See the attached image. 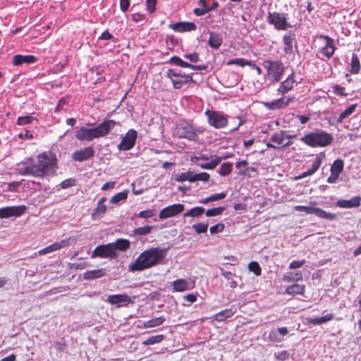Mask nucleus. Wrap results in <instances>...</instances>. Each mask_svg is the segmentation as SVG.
I'll use <instances>...</instances> for the list:
<instances>
[{
    "label": "nucleus",
    "mask_w": 361,
    "mask_h": 361,
    "mask_svg": "<svg viewBox=\"0 0 361 361\" xmlns=\"http://www.w3.org/2000/svg\"><path fill=\"white\" fill-rule=\"evenodd\" d=\"M57 169L55 156L51 152H44L18 163L15 170L21 176L43 178L54 175Z\"/></svg>",
    "instance_id": "obj_1"
},
{
    "label": "nucleus",
    "mask_w": 361,
    "mask_h": 361,
    "mask_svg": "<svg viewBox=\"0 0 361 361\" xmlns=\"http://www.w3.org/2000/svg\"><path fill=\"white\" fill-rule=\"evenodd\" d=\"M166 254V250L159 247L147 249L129 264L128 270L131 272L141 271L155 267L162 262Z\"/></svg>",
    "instance_id": "obj_2"
},
{
    "label": "nucleus",
    "mask_w": 361,
    "mask_h": 361,
    "mask_svg": "<svg viewBox=\"0 0 361 361\" xmlns=\"http://www.w3.org/2000/svg\"><path fill=\"white\" fill-rule=\"evenodd\" d=\"M117 125V122L111 119H105L94 128L80 127L75 131V137L79 141L91 142L106 136Z\"/></svg>",
    "instance_id": "obj_3"
},
{
    "label": "nucleus",
    "mask_w": 361,
    "mask_h": 361,
    "mask_svg": "<svg viewBox=\"0 0 361 361\" xmlns=\"http://www.w3.org/2000/svg\"><path fill=\"white\" fill-rule=\"evenodd\" d=\"M300 140L312 147H326L333 142L334 136L324 130H317L305 135Z\"/></svg>",
    "instance_id": "obj_4"
},
{
    "label": "nucleus",
    "mask_w": 361,
    "mask_h": 361,
    "mask_svg": "<svg viewBox=\"0 0 361 361\" xmlns=\"http://www.w3.org/2000/svg\"><path fill=\"white\" fill-rule=\"evenodd\" d=\"M263 66L267 71V76L269 81L276 82L281 80L285 67L280 61L264 60Z\"/></svg>",
    "instance_id": "obj_5"
},
{
    "label": "nucleus",
    "mask_w": 361,
    "mask_h": 361,
    "mask_svg": "<svg viewBox=\"0 0 361 361\" xmlns=\"http://www.w3.org/2000/svg\"><path fill=\"white\" fill-rule=\"evenodd\" d=\"M204 115L207 117L209 125L216 129L224 128L228 125V116L222 112L207 110L204 112Z\"/></svg>",
    "instance_id": "obj_6"
},
{
    "label": "nucleus",
    "mask_w": 361,
    "mask_h": 361,
    "mask_svg": "<svg viewBox=\"0 0 361 361\" xmlns=\"http://www.w3.org/2000/svg\"><path fill=\"white\" fill-rule=\"evenodd\" d=\"M287 16L288 14L283 13L269 11L267 21L277 30H286L290 27L287 22Z\"/></svg>",
    "instance_id": "obj_7"
},
{
    "label": "nucleus",
    "mask_w": 361,
    "mask_h": 361,
    "mask_svg": "<svg viewBox=\"0 0 361 361\" xmlns=\"http://www.w3.org/2000/svg\"><path fill=\"white\" fill-rule=\"evenodd\" d=\"M200 130H196L189 123H182L177 126L176 134L180 138H185L189 140L195 141L197 138V133Z\"/></svg>",
    "instance_id": "obj_8"
},
{
    "label": "nucleus",
    "mask_w": 361,
    "mask_h": 361,
    "mask_svg": "<svg viewBox=\"0 0 361 361\" xmlns=\"http://www.w3.org/2000/svg\"><path fill=\"white\" fill-rule=\"evenodd\" d=\"M117 257L118 252L114 250V245L111 243L97 246L91 254L92 258L116 259Z\"/></svg>",
    "instance_id": "obj_9"
},
{
    "label": "nucleus",
    "mask_w": 361,
    "mask_h": 361,
    "mask_svg": "<svg viewBox=\"0 0 361 361\" xmlns=\"http://www.w3.org/2000/svg\"><path fill=\"white\" fill-rule=\"evenodd\" d=\"M295 211L303 212L307 214H314L317 216L327 220H334L336 219V214L327 212L319 207H313L309 206L297 205L294 207Z\"/></svg>",
    "instance_id": "obj_10"
},
{
    "label": "nucleus",
    "mask_w": 361,
    "mask_h": 361,
    "mask_svg": "<svg viewBox=\"0 0 361 361\" xmlns=\"http://www.w3.org/2000/svg\"><path fill=\"white\" fill-rule=\"evenodd\" d=\"M137 137V131L134 129H130L118 144V149L120 151H128L131 149L135 145Z\"/></svg>",
    "instance_id": "obj_11"
},
{
    "label": "nucleus",
    "mask_w": 361,
    "mask_h": 361,
    "mask_svg": "<svg viewBox=\"0 0 361 361\" xmlns=\"http://www.w3.org/2000/svg\"><path fill=\"white\" fill-rule=\"evenodd\" d=\"M26 210L25 205L11 206L0 208V218L18 217L22 216Z\"/></svg>",
    "instance_id": "obj_12"
},
{
    "label": "nucleus",
    "mask_w": 361,
    "mask_h": 361,
    "mask_svg": "<svg viewBox=\"0 0 361 361\" xmlns=\"http://www.w3.org/2000/svg\"><path fill=\"white\" fill-rule=\"evenodd\" d=\"M95 151L92 146H88L75 151L72 154V159L75 161L82 162L94 157Z\"/></svg>",
    "instance_id": "obj_13"
},
{
    "label": "nucleus",
    "mask_w": 361,
    "mask_h": 361,
    "mask_svg": "<svg viewBox=\"0 0 361 361\" xmlns=\"http://www.w3.org/2000/svg\"><path fill=\"white\" fill-rule=\"evenodd\" d=\"M105 301L116 307H126L133 301L131 298L127 294L109 295Z\"/></svg>",
    "instance_id": "obj_14"
},
{
    "label": "nucleus",
    "mask_w": 361,
    "mask_h": 361,
    "mask_svg": "<svg viewBox=\"0 0 361 361\" xmlns=\"http://www.w3.org/2000/svg\"><path fill=\"white\" fill-rule=\"evenodd\" d=\"M183 210L184 205L183 204H174L163 208L159 214V217L161 219H166L176 216Z\"/></svg>",
    "instance_id": "obj_15"
},
{
    "label": "nucleus",
    "mask_w": 361,
    "mask_h": 361,
    "mask_svg": "<svg viewBox=\"0 0 361 361\" xmlns=\"http://www.w3.org/2000/svg\"><path fill=\"white\" fill-rule=\"evenodd\" d=\"M195 282L188 279H177L171 283L173 292H183L194 288Z\"/></svg>",
    "instance_id": "obj_16"
},
{
    "label": "nucleus",
    "mask_w": 361,
    "mask_h": 361,
    "mask_svg": "<svg viewBox=\"0 0 361 361\" xmlns=\"http://www.w3.org/2000/svg\"><path fill=\"white\" fill-rule=\"evenodd\" d=\"M169 27L176 32H190L197 29V26L194 23L183 21L170 23Z\"/></svg>",
    "instance_id": "obj_17"
},
{
    "label": "nucleus",
    "mask_w": 361,
    "mask_h": 361,
    "mask_svg": "<svg viewBox=\"0 0 361 361\" xmlns=\"http://www.w3.org/2000/svg\"><path fill=\"white\" fill-rule=\"evenodd\" d=\"M361 197L357 195L350 200L340 199L336 202V206L339 208L350 209L356 208L360 206Z\"/></svg>",
    "instance_id": "obj_18"
},
{
    "label": "nucleus",
    "mask_w": 361,
    "mask_h": 361,
    "mask_svg": "<svg viewBox=\"0 0 361 361\" xmlns=\"http://www.w3.org/2000/svg\"><path fill=\"white\" fill-rule=\"evenodd\" d=\"M320 38L325 41V45L321 48L320 53L326 56L328 59H330L334 54L336 49L334 44V39L327 35H322Z\"/></svg>",
    "instance_id": "obj_19"
},
{
    "label": "nucleus",
    "mask_w": 361,
    "mask_h": 361,
    "mask_svg": "<svg viewBox=\"0 0 361 361\" xmlns=\"http://www.w3.org/2000/svg\"><path fill=\"white\" fill-rule=\"evenodd\" d=\"M70 245V240L69 239H63L61 240L59 242H56L55 243H53L43 249H41L38 251L39 255H46L51 253L52 252L59 250L61 248L68 247Z\"/></svg>",
    "instance_id": "obj_20"
},
{
    "label": "nucleus",
    "mask_w": 361,
    "mask_h": 361,
    "mask_svg": "<svg viewBox=\"0 0 361 361\" xmlns=\"http://www.w3.org/2000/svg\"><path fill=\"white\" fill-rule=\"evenodd\" d=\"M170 63L182 68H190L194 71H204L207 68V66L204 65H192L188 62L184 61L178 56L171 57L170 59Z\"/></svg>",
    "instance_id": "obj_21"
},
{
    "label": "nucleus",
    "mask_w": 361,
    "mask_h": 361,
    "mask_svg": "<svg viewBox=\"0 0 361 361\" xmlns=\"http://www.w3.org/2000/svg\"><path fill=\"white\" fill-rule=\"evenodd\" d=\"M295 82L294 73H292L284 81L280 83L277 91L282 95H284L293 88Z\"/></svg>",
    "instance_id": "obj_22"
},
{
    "label": "nucleus",
    "mask_w": 361,
    "mask_h": 361,
    "mask_svg": "<svg viewBox=\"0 0 361 361\" xmlns=\"http://www.w3.org/2000/svg\"><path fill=\"white\" fill-rule=\"evenodd\" d=\"M288 333L286 327H280L277 329L271 330L269 334V338L273 342H281L283 336Z\"/></svg>",
    "instance_id": "obj_23"
},
{
    "label": "nucleus",
    "mask_w": 361,
    "mask_h": 361,
    "mask_svg": "<svg viewBox=\"0 0 361 361\" xmlns=\"http://www.w3.org/2000/svg\"><path fill=\"white\" fill-rule=\"evenodd\" d=\"M37 61V58L32 55H15L13 57V64L14 66H20L23 63H33Z\"/></svg>",
    "instance_id": "obj_24"
},
{
    "label": "nucleus",
    "mask_w": 361,
    "mask_h": 361,
    "mask_svg": "<svg viewBox=\"0 0 361 361\" xmlns=\"http://www.w3.org/2000/svg\"><path fill=\"white\" fill-rule=\"evenodd\" d=\"M321 164H322V159L318 157H316L314 159V161L311 165V167L309 169H307L306 171H304L300 175H299L297 177V179H302L305 177L313 175L319 169Z\"/></svg>",
    "instance_id": "obj_25"
},
{
    "label": "nucleus",
    "mask_w": 361,
    "mask_h": 361,
    "mask_svg": "<svg viewBox=\"0 0 361 361\" xmlns=\"http://www.w3.org/2000/svg\"><path fill=\"white\" fill-rule=\"evenodd\" d=\"M223 42V38L220 33L210 32L208 45L214 49H218Z\"/></svg>",
    "instance_id": "obj_26"
},
{
    "label": "nucleus",
    "mask_w": 361,
    "mask_h": 361,
    "mask_svg": "<svg viewBox=\"0 0 361 361\" xmlns=\"http://www.w3.org/2000/svg\"><path fill=\"white\" fill-rule=\"evenodd\" d=\"M284 44V51L287 54H290L293 52V43L295 42V36L293 34H286L283 37Z\"/></svg>",
    "instance_id": "obj_27"
},
{
    "label": "nucleus",
    "mask_w": 361,
    "mask_h": 361,
    "mask_svg": "<svg viewBox=\"0 0 361 361\" xmlns=\"http://www.w3.org/2000/svg\"><path fill=\"white\" fill-rule=\"evenodd\" d=\"M192 81L193 80L192 75L185 74H180V76L178 78L172 79L173 86L176 89H180L183 87V85Z\"/></svg>",
    "instance_id": "obj_28"
},
{
    "label": "nucleus",
    "mask_w": 361,
    "mask_h": 361,
    "mask_svg": "<svg viewBox=\"0 0 361 361\" xmlns=\"http://www.w3.org/2000/svg\"><path fill=\"white\" fill-rule=\"evenodd\" d=\"M269 110H277L287 107V103L283 102V97L264 103Z\"/></svg>",
    "instance_id": "obj_29"
},
{
    "label": "nucleus",
    "mask_w": 361,
    "mask_h": 361,
    "mask_svg": "<svg viewBox=\"0 0 361 361\" xmlns=\"http://www.w3.org/2000/svg\"><path fill=\"white\" fill-rule=\"evenodd\" d=\"M235 314V312L232 309H225L212 317L213 320L221 322L225 321L226 319L231 317Z\"/></svg>",
    "instance_id": "obj_30"
},
{
    "label": "nucleus",
    "mask_w": 361,
    "mask_h": 361,
    "mask_svg": "<svg viewBox=\"0 0 361 361\" xmlns=\"http://www.w3.org/2000/svg\"><path fill=\"white\" fill-rule=\"evenodd\" d=\"M106 274L104 269H99L94 270L87 271L84 273L83 278L86 280H92L99 279L104 276Z\"/></svg>",
    "instance_id": "obj_31"
},
{
    "label": "nucleus",
    "mask_w": 361,
    "mask_h": 361,
    "mask_svg": "<svg viewBox=\"0 0 361 361\" xmlns=\"http://www.w3.org/2000/svg\"><path fill=\"white\" fill-rule=\"evenodd\" d=\"M305 286L298 283L293 284L286 288V293L288 295H302L305 292Z\"/></svg>",
    "instance_id": "obj_32"
},
{
    "label": "nucleus",
    "mask_w": 361,
    "mask_h": 361,
    "mask_svg": "<svg viewBox=\"0 0 361 361\" xmlns=\"http://www.w3.org/2000/svg\"><path fill=\"white\" fill-rule=\"evenodd\" d=\"M114 245V250L126 251L130 247V241L127 239L119 238L114 243H111Z\"/></svg>",
    "instance_id": "obj_33"
},
{
    "label": "nucleus",
    "mask_w": 361,
    "mask_h": 361,
    "mask_svg": "<svg viewBox=\"0 0 361 361\" xmlns=\"http://www.w3.org/2000/svg\"><path fill=\"white\" fill-rule=\"evenodd\" d=\"M302 279V274L301 271H298L296 272H288L286 273L283 277V281L285 282H293L298 281Z\"/></svg>",
    "instance_id": "obj_34"
},
{
    "label": "nucleus",
    "mask_w": 361,
    "mask_h": 361,
    "mask_svg": "<svg viewBox=\"0 0 361 361\" xmlns=\"http://www.w3.org/2000/svg\"><path fill=\"white\" fill-rule=\"evenodd\" d=\"M285 137L290 139L293 137L289 135H286L285 131L281 130L280 132L274 133L271 136L270 140L274 143H276L277 145H283Z\"/></svg>",
    "instance_id": "obj_35"
},
{
    "label": "nucleus",
    "mask_w": 361,
    "mask_h": 361,
    "mask_svg": "<svg viewBox=\"0 0 361 361\" xmlns=\"http://www.w3.org/2000/svg\"><path fill=\"white\" fill-rule=\"evenodd\" d=\"M205 212V209L202 207H195L188 210L183 214V217L191 216L194 218L200 217Z\"/></svg>",
    "instance_id": "obj_36"
},
{
    "label": "nucleus",
    "mask_w": 361,
    "mask_h": 361,
    "mask_svg": "<svg viewBox=\"0 0 361 361\" xmlns=\"http://www.w3.org/2000/svg\"><path fill=\"white\" fill-rule=\"evenodd\" d=\"M334 318V314L330 313L321 317L311 318L309 320V323L313 325H320L332 320Z\"/></svg>",
    "instance_id": "obj_37"
},
{
    "label": "nucleus",
    "mask_w": 361,
    "mask_h": 361,
    "mask_svg": "<svg viewBox=\"0 0 361 361\" xmlns=\"http://www.w3.org/2000/svg\"><path fill=\"white\" fill-rule=\"evenodd\" d=\"M222 157L215 156L209 162L202 164L197 163V164L203 169H214L221 161Z\"/></svg>",
    "instance_id": "obj_38"
},
{
    "label": "nucleus",
    "mask_w": 361,
    "mask_h": 361,
    "mask_svg": "<svg viewBox=\"0 0 361 361\" xmlns=\"http://www.w3.org/2000/svg\"><path fill=\"white\" fill-rule=\"evenodd\" d=\"M106 212V207L105 204H101L97 203V207L93 209L92 212V219L95 220L101 218Z\"/></svg>",
    "instance_id": "obj_39"
},
{
    "label": "nucleus",
    "mask_w": 361,
    "mask_h": 361,
    "mask_svg": "<svg viewBox=\"0 0 361 361\" xmlns=\"http://www.w3.org/2000/svg\"><path fill=\"white\" fill-rule=\"evenodd\" d=\"M357 106V104H352L349 107H348L345 110H344L343 112H341L337 119V123H341L345 118H347L348 116H350L355 111Z\"/></svg>",
    "instance_id": "obj_40"
},
{
    "label": "nucleus",
    "mask_w": 361,
    "mask_h": 361,
    "mask_svg": "<svg viewBox=\"0 0 361 361\" xmlns=\"http://www.w3.org/2000/svg\"><path fill=\"white\" fill-rule=\"evenodd\" d=\"M343 161L342 159H336L333 162L331 166L330 171L331 173L340 176V174L343 170Z\"/></svg>",
    "instance_id": "obj_41"
},
{
    "label": "nucleus",
    "mask_w": 361,
    "mask_h": 361,
    "mask_svg": "<svg viewBox=\"0 0 361 361\" xmlns=\"http://www.w3.org/2000/svg\"><path fill=\"white\" fill-rule=\"evenodd\" d=\"M128 195V190H124L121 192H118L111 198L110 203L113 204H119L121 202L125 201L127 199Z\"/></svg>",
    "instance_id": "obj_42"
},
{
    "label": "nucleus",
    "mask_w": 361,
    "mask_h": 361,
    "mask_svg": "<svg viewBox=\"0 0 361 361\" xmlns=\"http://www.w3.org/2000/svg\"><path fill=\"white\" fill-rule=\"evenodd\" d=\"M165 321V318L161 316L156 318H153L150 320H148L144 323V327L145 328H152L158 326L164 323Z\"/></svg>",
    "instance_id": "obj_43"
},
{
    "label": "nucleus",
    "mask_w": 361,
    "mask_h": 361,
    "mask_svg": "<svg viewBox=\"0 0 361 361\" xmlns=\"http://www.w3.org/2000/svg\"><path fill=\"white\" fill-rule=\"evenodd\" d=\"M153 227L150 226H145L142 227H139L135 228L132 232V235L134 236H141V235H146L151 233Z\"/></svg>",
    "instance_id": "obj_44"
},
{
    "label": "nucleus",
    "mask_w": 361,
    "mask_h": 361,
    "mask_svg": "<svg viewBox=\"0 0 361 361\" xmlns=\"http://www.w3.org/2000/svg\"><path fill=\"white\" fill-rule=\"evenodd\" d=\"M360 69V60L355 54H353L350 63V73L356 74Z\"/></svg>",
    "instance_id": "obj_45"
},
{
    "label": "nucleus",
    "mask_w": 361,
    "mask_h": 361,
    "mask_svg": "<svg viewBox=\"0 0 361 361\" xmlns=\"http://www.w3.org/2000/svg\"><path fill=\"white\" fill-rule=\"evenodd\" d=\"M176 180L178 182H184V181H189L190 183L195 182V179L193 178V174L190 171L181 173L180 174H178L177 177L176 178Z\"/></svg>",
    "instance_id": "obj_46"
},
{
    "label": "nucleus",
    "mask_w": 361,
    "mask_h": 361,
    "mask_svg": "<svg viewBox=\"0 0 361 361\" xmlns=\"http://www.w3.org/2000/svg\"><path fill=\"white\" fill-rule=\"evenodd\" d=\"M226 64L228 66L237 65L241 67H244L245 66H252L251 61L242 58L231 59L226 63Z\"/></svg>",
    "instance_id": "obj_47"
},
{
    "label": "nucleus",
    "mask_w": 361,
    "mask_h": 361,
    "mask_svg": "<svg viewBox=\"0 0 361 361\" xmlns=\"http://www.w3.org/2000/svg\"><path fill=\"white\" fill-rule=\"evenodd\" d=\"M232 168H233L232 163H231V162L223 163L221 165V166L218 171V173L222 176H226L231 172Z\"/></svg>",
    "instance_id": "obj_48"
},
{
    "label": "nucleus",
    "mask_w": 361,
    "mask_h": 361,
    "mask_svg": "<svg viewBox=\"0 0 361 361\" xmlns=\"http://www.w3.org/2000/svg\"><path fill=\"white\" fill-rule=\"evenodd\" d=\"M197 4L201 7L200 8H196L193 11L194 13L197 16H204V14H206L207 13H208L207 10V5H206L205 0H199Z\"/></svg>",
    "instance_id": "obj_49"
},
{
    "label": "nucleus",
    "mask_w": 361,
    "mask_h": 361,
    "mask_svg": "<svg viewBox=\"0 0 361 361\" xmlns=\"http://www.w3.org/2000/svg\"><path fill=\"white\" fill-rule=\"evenodd\" d=\"M192 228L197 234L204 233L207 231L208 223L201 222L195 224L192 226Z\"/></svg>",
    "instance_id": "obj_50"
},
{
    "label": "nucleus",
    "mask_w": 361,
    "mask_h": 361,
    "mask_svg": "<svg viewBox=\"0 0 361 361\" xmlns=\"http://www.w3.org/2000/svg\"><path fill=\"white\" fill-rule=\"evenodd\" d=\"M164 339L163 335L152 336L142 342L144 345H154L160 343Z\"/></svg>",
    "instance_id": "obj_51"
},
{
    "label": "nucleus",
    "mask_w": 361,
    "mask_h": 361,
    "mask_svg": "<svg viewBox=\"0 0 361 361\" xmlns=\"http://www.w3.org/2000/svg\"><path fill=\"white\" fill-rule=\"evenodd\" d=\"M35 120H36V118L31 115L20 116L18 118L17 124L18 126H25L31 123Z\"/></svg>",
    "instance_id": "obj_52"
},
{
    "label": "nucleus",
    "mask_w": 361,
    "mask_h": 361,
    "mask_svg": "<svg viewBox=\"0 0 361 361\" xmlns=\"http://www.w3.org/2000/svg\"><path fill=\"white\" fill-rule=\"evenodd\" d=\"M224 209H225V208L223 207H215V208L207 209V211H205L204 213H205L206 216L208 217L216 216L221 215L223 213V212L224 211Z\"/></svg>",
    "instance_id": "obj_53"
},
{
    "label": "nucleus",
    "mask_w": 361,
    "mask_h": 361,
    "mask_svg": "<svg viewBox=\"0 0 361 361\" xmlns=\"http://www.w3.org/2000/svg\"><path fill=\"white\" fill-rule=\"evenodd\" d=\"M274 360L276 361H286L290 358V353L287 350H283L274 354Z\"/></svg>",
    "instance_id": "obj_54"
},
{
    "label": "nucleus",
    "mask_w": 361,
    "mask_h": 361,
    "mask_svg": "<svg viewBox=\"0 0 361 361\" xmlns=\"http://www.w3.org/2000/svg\"><path fill=\"white\" fill-rule=\"evenodd\" d=\"M248 269L250 271L253 272L256 276H260L262 274V269L257 262L252 261L250 262Z\"/></svg>",
    "instance_id": "obj_55"
},
{
    "label": "nucleus",
    "mask_w": 361,
    "mask_h": 361,
    "mask_svg": "<svg viewBox=\"0 0 361 361\" xmlns=\"http://www.w3.org/2000/svg\"><path fill=\"white\" fill-rule=\"evenodd\" d=\"M345 89L339 85H334L332 86V92L338 96H346Z\"/></svg>",
    "instance_id": "obj_56"
},
{
    "label": "nucleus",
    "mask_w": 361,
    "mask_h": 361,
    "mask_svg": "<svg viewBox=\"0 0 361 361\" xmlns=\"http://www.w3.org/2000/svg\"><path fill=\"white\" fill-rule=\"evenodd\" d=\"M209 174L206 172H202L200 173L193 174V178L195 179V182L201 180V181H208L209 179Z\"/></svg>",
    "instance_id": "obj_57"
},
{
    "label": "nucleus",
    "mask_w": 361,
    "mask_h": 361,
    "mask_svg": "<svg viewBox=\"0 0 361 361\" xmlns=\"http://www.w3.org/2000/svg\"><path fill=\"white\" fill-rule=\"evenodd\" d=\"M252 173H257V169L254 167H245L244 170H240L238 172V175L247 176L252 177Z\"/></svg>",
    "instance_id": "obj_58"
},
{
    "label": "nucleus",
    "mask_w": 361,
    "mask_h": 361,
    "mask_svg": "<svg viewBox=\"0 0 361 361\" xmlns=\"http://www.w3.org/2000/svg\"><path fill=\"white\" fill-rule=\"evenodd\" d=\"M154 210L147 209V210H144V211L140 212L139 214H137V216L140 218H142V219H149V218H152V216H154Z\"/></svg>",
    "instance_id": "obj_59"
},
{
    "label": "nucleus",
    "mask_w": 361,
    "mask_h": 361,
    "mask_svg": "<svg viewBox=\"0 0 361 361\" xmlns=\"http://www.w3.org/2000/svg\"><path fill=\"white\" fill-rule=\"evenodd\" d=\"M224 228V224H217L214 225L209 228V231L211 234H216L223 231Z\"/></svg>",
    "instance_id": "obj_60"
},
{
    "label": "nucleus",
    "mask_w": 361,
    "mask_h": 361,
    "mask_svg": "<svg viewBox=\"0 0 361 361\" xmlns=\"http://www.w3.org/2000/svg\"><path fill=\"white\" fill-rule=\"evenodd\" d=\"M306 262L305 259L302 260H293L289 264V269H295L302 267Z\"/></svg>",
    "instance_id": "obj_61"
},
{
    "label": "nucleus",
    "mask_w": 361,
    "mask_h": 361,
    "mask_svg": "<svg viewBox=\"0 0 361 361\" xmlns=\"http://www.w3.org/2000/svg\"><path fill=\"white\" fill-rule=\"evenodd\" d=\"M183 56L185 59H188L192 63H197L200 61L199 55L196 52L187 54H185Z\"/></svg>",
    "instance_id": "obj_62"
},
{
    "label": "nucleus",
    "mask_w": 361,
    "mask_h": 361,
    "mask_svg": "<svg viewBox=\"0 0 361 361\" xmlns=\"http://www.w3.org/2000/svg\"><path fill=\"white\" fill-rule=\"evenodd\" d=\"M146 4L147 11L151 13H154L156 9L157 0H147Z\"/></svg>",
    "instance_id": "obj_63"
},
{
    "label": "nucleus",
    "mask_w": 361,
    "mask_h": 361,
    "mask_svg": "<svg viewBox=\"0 0 361 361\" xmlns=\"http://www.w3.org/2000/svg\"><path fill=\"white\" fill-rule=\"evenodd\" d=\"M75 184V180L73 179H66L60 183V186L63 189H67Z\"/></svg>",
    "instance_id": "obj_64"
}]
</instances>
